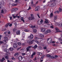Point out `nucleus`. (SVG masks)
<instances>
[{
  "label": "nucleus",
  "instance_id": "obj_1",
  "mask_svg": "<svg viewBox=\"0 0 62 62\" xmlns=\"http://www.w3.org/2000/svg\"><path fill=\"white\" fill-rule=\"evenodd\" d=\"M31 16L30 17L28 18L29 20H30V21L33 20H34V19H35L34 17L33 16V14H31Z\"/></svg>",
  "mask_w": 62,
  "mask_h": 62
},
{
  "label": "nucleus",
  "instance_id": "obj_2",
  "mask_svg": "<svg viewBox=\"0 0 62 62\" xmlns=\"http://www.w3.org/2000/svg\"><path fill=\"white\" fill-rule=\"evenodd\" d=\"M43 22V21L42 19H41V20H39L37 22V23L38 24H41V23H42Z\"/></svg>",
  "mask_w": 62,
  "mask_h": 62
},
{
  "label": "nucleus",
  "instance_id": "obj_3",
  "mask_svg": "<svg viewBox=\"0 0 62 62\" xmlns=\"http://www.w3.org/2000/svg\"><path fill=\"white\" fill-rule=\"evenodd\" d=\"M31 48H32V46H28V47L26 48L27 52H28V51H30V49Z\"/></svg>",
  "mask_w": 62,
  "mask_h": 62
},
{
  "label": "nucleus",
  "instance_id": "obj_4",
  "mask_svg": "<svg viewBox=\"0 0 62 62\" xmlns=\"http://www.w3.org/2000/svg\"><path fill=\"white\" fill-rule=\"evenodd\" d=\"M47 42L48 43H51L52 42V39H51V38L50 39L48 38V40H47Z\"/></svg>",
  "mask_w": 62,
  "mask_h": 62
},
{
  "label": "nucleus",
  "instance_id": "obj_5",
  "mask_svg": "<svg viewBox=\"0 0 62 62\" xmlns=\"http://www.w3.org/2000/svg\"><path fill=\"white\" fill-rule=\"evenodd\" d=\"M40 8H39V7L37 6L35 8V11H38V10H39Z\"/></svg>",
  "mask_w": 62,
  "mask_h": 62
},
{
  "label": "nucleus",
  "instance_id": "obj_6",
  "mask_svg": "<svg viewBox=\"0 0 62 62\" xmlns=\"http://www.w3.org/2000/svg\"><path fill=\"white\" fill-rule=\"evenodd\" d=\"M34 38V36L33 35H31L28 37V39H33Z\"/></svg>",
  "mask_w": 62,
  "mask_h": 62
},
{
  "label": "nucleus",
  "instance_id": "obj_7",
  "mask_svg": "<svg viewBox=\"0 0 62 62\" xmlns=\"http://www.w3.org/2000/svg\"><path fill=\"white\" fill-rule=\"evenodd\" d=\"M57 15H56L54 16V22H55V20H56L57 19Z\"/></svg>",
  "mask_w": 62,
  "mask_h": 62
},
{
  "label": "nucleus",
  "instance_id": "obj_8",
  "mask_svg": "<svg viewBox=\"0 0 62 62\" xmlns=\"http://www.w3.org/2000/svg\"><path fill=\"white\" fill-rule=\"evenodd\" d=\"M13 47L14 48H17L18 46H17V45L16 44H14L13 45Z\"/></svg>",
  "mask_w": 62,
  "mask_h": 62
},
{
  "label": "nucleus",
  "instance_id": "obj_9",
  "mask_svg": "<svg viewBox=\"0 0 62 62\" xmlns=\"http://www.w3.org/2000/svg\"><path fill=\"white\" fill-rule=\"evenodd\" d=\"M4 60H5V59L4 57L2 58V59L0 60V61L1 62H3Z\"/></svg>",
  "mask_w": 62,
  "mask_h": 62
},
{
  "label": "nucleus",
  "instance_id": "obj_10",
  "mask_svg": "<svg viewBox=\"0 0 62 62\" xmlns=\"http://www.w3.org/2000/svg\"><path fill=\"white\" fill-rule=\"evenodd\" d=\"M16 34L17 35H20V31H16Z\"/></svg>",
  "mask_w": 62,
  "mask_h": 62
},
{
  "label": "nucleus",
  "instance_id": "obj_11",
  "mask_svg": "<svg viewBox=\"0 0 62 62\" xmlns=\"http://www.w3.org/2000/svg\"><path fill=\"white\" fill-rule=\"evenodd\" d=\"M16 1L15 2V3H20V1L19 0H15Z\"/></svg>",
  "mask_w": 62,
  "mask_h": 62
},
{
  "label": "nucleus",
  "instance_id": "obj_12",
  "mask_svg": "<svg viewBox=\"0 0 62 62\" xmlns=\"http://www.w3.org/2000/svg\"><path fill=\"white\" fill-rule=\"evenodd\" d=\"M23 58L21 56H20L18 57L19 60L20 61L23 59Z\"/></svg>",
  "mask_w": 62,
  "mask_h": 62
},
{
  "label": "nucleus",
  "instance_id": "obj_13",
  "mask_svg": "<svg viewBox=\"0 0 62 62\" xmlns=\"http://www.w3.org/2000/svg\"><path fill=\"white\" fill-rule=\"evenodd\" d=\"M39 36L40 38H43L44 37V36L43 34H40L39 35Z\"/></svg>",
  "mask_w": 62,
  "mask_h": 62
},
{
  "label": "nucleus",
  "instance_id": "obj_14",
  "mask_svg": "<svg viewBox=\"0 0 62 62\" xmlns=\"http://www.w3.org/2000/svg\"><path fill=\"white\" fill-rule=\"evenodd\" d=\"M32 41V39H29L27 41V43H31V41Z\"/></svg>",
  "mask_w": 62,
  "mask_h": 62
},
{
  "label": "nucleus",
  "instance_id": "obj_15",
  "mask_svg": "<svg viewBox=\"0 0 62 62\" xmlns=\"http://www.w3.org/2000/svg\"><path fill=\"white\" fill-rule=\"evenodd\" d=\"M55 30L56 31H57V32H61V31H59V29L57 28H55Z\"/></svg>",
  "mask_w": 62,
  "mask_h": 62
},
{
  "label": "nucleus",
  "instance_id": "obj_16",
  "mask_svg": "<svg viewBox=\"0 0 62 62\" xmlns=\"http://www.w3.org/2000/svg\"><path fill=\"white\" fill-rule=\"evenodd\" d=\"M4 51L7 53H8L9 52V50L8 49H4Z\"/></svg>",
  "mask_w": 62,
  "mask_h": 62
},
{
  "label": "nucleus",
  "instance_id": "obj_17",
  "mask_svg": "<svg viewBox=\"0 0 62 62\" xmlns=\"http://www.w3.org/2000/svg\"><path fill=\"white\" fill-rule=\"evenodd\" d=\"M4 39L5 40H6V41H8V38L7 37H4Z\"/></svg>",
  "mask_w": 62,
  "mask_h": 62
},
{
  "label": "nucleus",
  "instance_id": "obj_18",
  "mask_svg": "<svg viewBox=\"0 0 62 62\" xmlns=\"http://www.w3.org/2000/svg\"><path fill=\"white\" fill-rule=\"evenodd\" d=\"M46 31V29H44L43 28H42L41 29V31L42 32H44L45 31Z\"/></svg>",
  "mask_w": 62,
  "mask_h": 62
},
{
  "label": "nucleus",
  "instance_id": "obj_19",
  "mask_svg": "<svg viewBox=\"0 0 62 62\" xmlns=\"http://www.w3.org/2000/svg\"><path fill=\"white\" fill-rule=\"evenodd\" d=\"M11 5L13 6H17V4H15L14 3H12L11 4Z\"/></svg>",
  "mask_w": 62,
  "mask_h": 62
},
{
  "label": "nucleus",
  "instance_id": "obj_20",
  "mask_svg": "<svg viewBox=\"0 0 62 62\" xmlns=\"http://www.w3.org/2000/svg\"><path fill=\"white\" fill-rule=\"evenodd\" d=\"M13 10L14 11H16V10H18V8H15L13 9Z\"/></svg>",
  "mask_w": 62,
  "mask_h": 62
},
{
  "label": "nucleus",
  "instance_id": "obj_21",
  "mask_svg": "<svg viewBox=\"0 0 62 62\" xmlns=\"http://www.w3.org/2000/svg\"><path fill=\"white\" fill-rule=\"evenodd\" d=\"M45 22L46 23H49V22L48 21V20H47V19H46Z\"/></svg>",
  "mask_w": 62,
  "mask_h": 62
},
{
  "label": "nucleus",
  "instance_id": "obj_22",
  "mask_svg": "<svg viewBox=\"0 0 62 62\" xmlns=\"http://www.w3.org/2000/svg\"><path fill=\"white\" fill-rule=\"evenodd\" d=\"M2 41L3 42V43H4V44H6L7 42L5 40H3Z\"/></svg>",
  "mask_w": 62,
  "mask_h": 62
},
{
  "label": "nucleus",
  "instance_id": "obj_23",
  "mask_svg": "<svg viewBox=\"0 0 62 62\" xmlns=\"http://www.w3.org/2000/svg\"><path fill=\"white\" fill-rule=\"evenodd\" d=\"M38 48L39 49V50H41L42 49V47L40 46H39Z\"/></svg>",
  "mask_w": 62,
  "mask_h": 62
},
{
  "label": "nucleus",
  "instance_id": "obj_24",
  "mask_svg": "<svg viewBox=\"0 0 62 62\" xmlns=\"http://www.w3.org/2000/svg\"><path fill=\"white\" fill-rule=\"evenodd\" d=\"M9 50L10 51H12L13 50V48L12 47L10 48L9 49Z\"/></svg>",
  "mask_w": 62,
  "mask_h": 62
},
{
  "label": "nucleus",
  "instance_id": "obj_25",
  "mask_svg": "<svg viewBox=\"0 0 62 62\" xmlns=\"http://www.w3.org/2000/svg\"><path fill=\"white\" fill-rule=\"evenodd\" d=\"M50 18H52L51 17H53V14L52 13H51L50 14Z\"/></svg>",
  "mask_w": 62,
  "mask_h": 62
},
{
  "label": "nucleus",
  "instance_id": "obj_26",
  "mask_svg": "<svg viewBox=\"0 0 62 62\" xmlns=\"http://www.w3.org/2000/svg\"><path fill=\"white\" fill-rule=\"evenodd\" d=\"M21 21H23V22H24V21L23 20V17H22L21 18Z\"/></svg>",
  "mask_w": 62,
  "mask_h": 62
},
{
  "label": "nucleus",
  "instance_id": "obj_27",
  "mask_svg": "<svg viewBox=\"0 0 62 62\" xmlns=\"http://www.w3.org/2000/svg\"><path fill=\"white\" fill-rule=\"evenodd\" d=\"M5 59H8L9 58H8V56H5Z\"/></svg>",
  "mask_w": 62,
  "mask_h": 62
},
{
  "label": "nucleus",
  "instance_id": "obj_28",
  "mask_svg": "<svg viewBox=\"0 0 62 62\" xmlns=\"http://www.w3.org/2000/svg\"><path fill=\"white\" fill-rule=\"evenodd\" d=\"M46 31H47L48 33H50L51 32V30L49 29H47L46 30Z\"/></svg>",
  "mask_w": 62,
  "mask_h": 62
},
{
  "label": "nucleus",
  "instance_id": "obj_29",
  "mask_svg": "<svg viewBox=\"0 0 62 62\" xmlns=\"http://www.w3.org/2000/svg\"><path fill=\"white\" fill-rule=\"evenodd\" d=\"M59 11L60 12H61V11H62V9L61 8H59Z\"/></svg>",
  "mask_w": 62,
  "mask_h": 62
},
{
  "label": "nucleus",
  "instance_id": "obj_30",
  "mask_svg": "<svg viewBox=\"0 0 62 62\" xmlns=\"http://www.w3.org/2000/svg\"><path fill=\"white\" fill-rule=\"evenodd\" d=\"M15 28H16V27H17V23H15Z\"/></svg>",
  "mask_w": 62,
  "mask_h": 62
},
{
  "label": "nucleus",
  "instance_id": "obj_31",
  "mask_svg": "<svg viewBox=\"0 0 62 62\" xmlns=\"http://www.w3.org/2000/svg\"><path fill=\"white\" fill-rule=\"evenodd\" d=\"M37 30L36 29H34L33 30V32H34V33H36L37 32Z\"/></svg>",
  "mask_w": 62,
  "mask_h": 62
},
{
  "label": "nucleus",
  "instance_id": "obj_32",
  "mask_svg": "<svg viewBox=\"0 0 62 62\" xmlns=\"http://www.w3.org/2000/svg\"><path fill=\"white\" fill-rule=\"evenodd\" d=\"M19 55V53H16L14 54V56H16V55Z\"/></svg>",
  "mask_w": 62,
  "mask_h": 62
},
{
  "label": "nucleus",
  "instance_id": "obj_33",
  "mask_svg": "<svg viewBox=\"0 0 62 62\" xmlns=\"http://www.w3.org/2000/svg\"><path fill=\"white\" fill-rule=\"evenodd\" d=\"M8 25H9V24L7 23L6 24L5 26V27L7 28L8 26Z\"/></svg>",
  "mask_w": 62,
  "mask_h": 62
},
{
  "label": "nucleus",
  "instance_id": "obj_34",
  "mask_svg": "<svg viewBox=\"0 0 62 62\" xmlns=\"http://www.w3.org/2000/svg\"><path fill=\"white\" fill-rule=\"evenodd\" d=\"M16 30H17V29L15 28L13 29V32H15Z\"/></svg>",
  "mask_w": 62,
  "mask_h": 62
},
{
  "label": "nucleus",
  "instance_id": "obj_35",
  "mask_svg": "<svg viewBox=\"0 0 62 62\" xmlns=\"http://www.w3.org/2000/svg\"><path fill=\"white\" fill-rule=\"evenodd\" d=\"M59 25L60 27H62V23H60L59 24Z\"/></svg>",
  "mask_w": 62,
  "mask_h": 62
},
{
  "label": "nucleus",
  "instance_id": "obj_36",
  "mask_svg": "<svg viewBox=\"0 0 62 62\" xmlns=\"http://www.w3.org/2000/svg\"><path fill=\"white\" fill-rule=\"evenodd\" d=\"M11 59L12 60H15V59L13 57H11Z\"/></svg>",
  "mask_w": 62,
  "mask_h": 62
},
{
  "label": "nucleus",
  "instance_id": "obj_37",
  "mask_svg": "<svg viewBox=\"0 0 62 62\" xmlns=\"http://www.w3.org/2000/svg\"><path fill=\"white\" fill-rule=\"evenodd\" d=\"M34 42V40H33L32 41H31V43L32 44Z\"/></svg>",
  "mask_w": 62,
  "mask_h": 62
},
{
  "label": "nucleus",
  "instance_id": "obj_38",
  "mask_svg": "<svg viewBox=\"0 0 62 62\" xmlns=\"http://www.w3.org/2000/svg\"><path fill=\"white\" fill-rule=\"evenodd\" d=\"M38 47V46L37 45H35L34 46V49H36Z\"/></svg>",
  "mask_w": 62,
  "mask_h": 62
},
{
  "label": "nucleus",
  "instance_id": "obj_39",
  "mask_svg": "<svg viewBox=\"0 0 62 62\" xmlns=\"http://www.w3.org/2000/svg\"><path fill=\"white\" fill-rule=\"evenodd\" d=\"M42 59H42V57H41L40 58V62H42V61H43V60H42Z\"/></svg>",
  "mask_w": 62,
  "mask_h": 62
},
{
  "label": "nucleus",
  "instance_id": "obj_40",
  "mask_svg": "<svg viewBox=\"0 0 62 62\" xmlns=\"http://www.w3.org/2000/svg\"><path fill=\"white\" fill-rule=\"evenodd\" d=\"M18 45H19V46H20V45H22V44H21V43L19 42H18Z\"/></svg>",
  "mask_w": 62,
  "mask_h": 62
},
{
  "label": "nucleus",
  "instance_id": "obj_41",
  "mask_svg": "<svg viewBox=\"0 0 62 62\" xmlns=\"http://www.w3.org/2000/svg\"><path fill=\"white\" fill-rule=\"evenodd\" d=\"M50 57L51 58H52V59H54V58H55V57L54 56H51Z\"/></svg>",
  "mask_w": 62,
  "mask_h": 62
},
{
  "label": "nucleus",
  "instance_id": "obj_42",
  "mask_svg": "<svg viewBox=\"0 0 62 62\" xmlns=\"http://www.w3.org/2000/svg\"><path fill=\"white\" fill-rule=\"evenodd\" d=\"M46 56L47 57H50L51 56V55H50L49 54H47Z\"/></svg>",
  "mask_w": 62,
  "mask_h": 62
},
{
  "label": "nucleus",
  "instance_id": "obj_43",
  "mask_svg": "<svg viewBox=\"0 0 62 62\" xmlns=\"http://www.w3.org/2000/svg\"><path fill=\"white\" fill-rule=\"evenodd\" d=\"M38 54H39V55H42V53H40V52L38 53Z\"/></svg>",
  "mask_w": 62,
  "mask_h": 62
},
{
  "label": "nucleus",
  "instance_id": "obj_44",
  "mask_svg": "<svg viewBox=\"0 0 62 62\" xmlns=\"http://www.w3.org/2000/svg\"><path fill=\"white\" fill-rule=\"evenodd\" d=\"M52 5H53V6H55V5H56V3H54L52 4Z\"/></svg>",
  "mask_w": 62,
  "mask_h": 62
},
{
  "label": "nucleus",
  "instance_id": "obj_45",
  "mask_svg": "<svg viewBox=\"0 0 62 62\" xmlns=\"http://www.w3.org/2000/svg\"><path fill=\"white\" fill-rule=\"evenodd\" d=\"M48 32H47V31H46L44 33V34H45V35H46V34H48Z\"/></svg>",
  "mask_w": 62,
  "mask_h": 62
},
{
  "label": "nucleus",
  "instance_id": "obj_46",
  "mask_svg": "<svg viewBox=\"0 0 62 62\" xmlns=\"http://www.w3.org/2000/svg\"><path fill=\"white\" fill-rule=\"evenodd\" d=\"M31 4H33V0H31Z\"/></svg>",
  "mask_w": 62,
  "mask_h": 62
},
{
  "label": "nucleus",
  "instance_id": "obj_47",
  "mask_svg": "<svg viewBox=\"0 0 62 62\" xmlns=\"http://www.w3.org/2000/svg\"><path fill=\"white\" fill-rule=\"evenodd\" d=\"M8 53L7 54V55H10V53L9 52H8Z\"/></svg>",
  "mask_w": 62,
  "mask_h": 62
},
{
  "label": "nucleus",
  "instance_id": "obj_48",
  "mask_svg": "<svg viewBox=\"0 0 62 62\" xmlns=\"http://www.w3.org/2000/svg\"><path fill=\"white\" fill-rule=\"evenodd\" d=\"M35 42H36V43H37V44H38L39 43V41H38L37 40H36L35 41Z\"/></svg>",
  "mask_w": 62,
  "mask_h": 62
},
{
  "label": "nucleus",
  "instance_id": "obj_49",
  "mask_svg": "<svg viewBox=\"0 0 62 62\" xmlns=\"http://www.w3.org/2000/svg\"><path fill=\"white\" fill-rule=\"evenodd\" d=\"M24 31H25V32H28V31H29V30L27 29L25 30Z\"/></svg>",
  "mask_w": 62,
  "mask_h": 62
},
{
  "label": "nucleus",
  "instance_id": "obj_50",
  "mask_svg": "<svg viewBox=\"0 0 62 62\" xmlns=\"http://www.w3.org/2000/svg\"><path fill=\"white\" fill-rule=\"evenodd\" d=\"M37 15L38 16V17H39V18H40V17L39 16V14H37Z\"/></svg>",
  "mask_w": 62,
  "mask_h": 62
},
{
  "label": "nucleus",
  "instance_id": "obj_51",
  "mask_svg": "<svg viewBox=\"0 0 62 62\" xmlns=\"http://www.w3.org/2000/svg\"><path fill=\"white\" fill-rule=\"evenodd\" d=\"M9 17L10 18V20H12V17L9 16Z\"/></svg>",
  "mask_w": 62,
  "mask_h": 62
},
{
  "label": "nucleus",
  "instance_id": "obj_52",
  "mask_svg": "<svg viewBox=\"0 0 62 62\" xmlns=\"http://www.w3.org/2000/svg\"><path fill=\"white\" fill-rule=\"evenodd\" d=\"M44 56H45L44 55H43L42 56V57H42V59H43V58L44 57Z\"/></svg>",
  "mask_w": 62,
  "mask_h": 62
},
{
  "label": "nucleus",
  "instance_id": "obj_53",
  "mask_svg": "<svg viewBox=\"0 0 62 62\" xmlns=\"http://www.w3.org/2000/svg\"><path fill=\"white\" fill-rule=\"evenodd\" d=\"M59 39V40H60V41H62V39H61V38H60V39Z\"/></svg>",
  "mask_w": 62,
  "mask_h": 62
},
{
  "label": "nucleus",
  "instance_id": "obj_54",
  "mask_svg": "<svg viewBox=\"0 0 62 62\" xmlns=\"http://www.w3.org/2000/svg\"><path fill=\"white\" fill-rule=\"evenodd\" d=\"M32 26V25L31 24H30L29 25V26L30 27H31Z\"/></svg>",
  "mask_w": 62,
  "mask_h": 62
},
{
  "label": "nucleus",
  "instance_id": "obj_55",
  "mask_svg": "<svg viewBox=\"0 0 62 62\" xmlns=\"http://www.w3.org/2000/svg\"><path fill=\"white\" fill-rule=\"evenodd\" d=\"M22 55H25V53H22Z\"/></svg>",
  "mask_w": 62,
  "mask_h": 62
},
{
  "label": "nucleus",
  "instance_id": "obj_56",
  "mask_svg": "<svg viewBox=\"0 0 62 62\" xmlns=\"http://www.w3.org/2000/svg\"><path fill=\"white\" fill-rule=\"evenodd\" d=\"M31 9V7L30 6L29 7L28 9H27V10H29V9Z\"/></svg>",
  "mask_w": 62,
  "mask_h": 62
},
{
  "label": "nucleus",
  "instance_id": "obj_57",
  "mask_svg": "<svg viewBox=\"0 0 62 62\" xmlns=\"http://www.w3.org/2000/svg\"><path fill=\"white\" fill-rule=\"evenodd\" d=\"M12 25V24H11L9 25V26H10V27H11Z\"/></svg>",
  "mask_w": 62,
  "mask_h": 62
},
{
  "label": "nucleus",
  "instance_id": "obj_58",
  "mask_svg": "<svg viewBox=\"0 0 62 62\" xmlns=\"http://www.w3.org/2000/svg\"><path fill=\"white\" fill-rule=\"evenodd\" d=\"M0 44H2V43H3V42L2 41H0Z\"/></svg>",
  "mask_w": 62,
  "mask_h": 62
},
{
  "label": "nucleus",
  "instance_id": "obj_59",
  "mask_svg": "<svg viewBox=\"0 0 62 62\" xmlns=\"http://www.w3.org/2000/svg\"><path fill=\"white\" fill-rule=\"evenodd\" d=\"M29 62H31L32 61V60H31V59H30L29 60Z\"/></svg>",
  "mask_w": 62,
  "mask_h": 62
},
{
  "label": "nucleus",
  "instance_id": "obj_60",
  "mask_svg": "<svg viewBox=\"0 0 62 62\" xmlns=\"http://www.w3.org/2000/svg\"><path fill=\"white\" fill-rule=\"evenodd\" d=\"M35 39H38V38L36 37H35Z\"/></svg>",
  "mask_w": 62,
  "mask_h": 62
},
{
  "label": "nucleus",
  "instance_id": "obj_61",
  "mask_svg": "<svg viewBox=\"0 0 62 62\" xmlns=\"http://www.w3.org/2000/svg\"><path fill=\"white\" fill-rule=\"evenodd\" d=\"M44 49H47V48L46 46H44Z\"/></svg>",
  "mask_w": 62,
  "mask_h": 62
},
{
  "label": "nucleus",
  "instance_id": "obj_62",
  "mask_svg": "<svg viewBox=\"0 0 62 62\" xmlns=\"http://www.w3.org/2000/svg\"><path fill=\"white\" fill-rule=\"evenodd\" d=\"M22 44V45H23V46H24V45H25V43H23Z\"/></svg>",
  "mask_w": 62,
  "mask_h": 62
},
{
  "label": "nucleus",
  "instance_id": "obj_63",
  "mask_svg": "<svg viewBox=\"0 0 62 62\" xmlns=\"http://www.w3.org/2000/svg\"><path fill=\"white\" fill-rule=\"evenodd\" d=\"M1 13H4V11L3 10H2L1 11Z\"/></svg>",
  "mask_w": 62,
  "mask_h": 62
},
{
  "label": "nucleus",
  "instance_id": "obj_64",
  "mask_svg": "<svg viewBox=\"0 0 62 62\" xmlns=\"http://www.w3.org/2000/svg\"><path fill=\"white\" fill-rule=\"evenodd\" d=\"M8 34H10V31H9L8 33Z\"/></svg>",
  "mask_w": 62,
  "mask_h": 62
}]
</instances>
